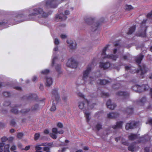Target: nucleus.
<instances>
[{
	"label": "nucleus",
	"mask_w": 152,
	"mask_h": 152,
	"mask_svg": "<svg viewBox=\"0 0 152 152\" xmlns=\"http://www.w3.org/2000/svg\"><path fill=\"white\" fill-rule=\"evenodd\" d=\"M84 101L83 102L79 103L78 106L80 109L83 111L86 117L87 121L88 123L91 118L90 117V113L87 110H88L93 109L96 104L93 103L90 105V102L87 99H85Z\"/></svg>",
	"instance_id": "f257e3e1"
},
{
	"label": "nucleus",
	"mask_w": 152,
	"mask_h": 152,
	"mask_svg": "<svg viewBox=\"0 0 152 152\" xmlns=\"http://www.w3.org/2000/svg\"><path fill=\"white\" fill-rule=\"evenodd\" d=\"M144 56V55L142 53H140L136 57V62L139 64V69L137 70L135 69L134 72H136L137 73L140 72L141 76L144 75L147 71V68L145 64H142L141 65H140L141 64V61L143 58Z\"/></svg>",
	"instance_id": "f03ea898"
},
{
	"label": "nucleus",
	"mask_w": 152,
	"mask_h": 152,
	"mask_svg": "<svg viewBox=\"0 0 152 152\" xmlns=\"http://www.w3.org/2000/svg\"><path fill=\"white\" fill-rule=\"evenodd\" d=\"M63 9L62 7L60 8L58 10V13L56 15L55 18V20L56 22L65 20L67 18V15L69 14V12L67 10H65L64 11V14L63 12Z\"/></svg>",
	"instance_id": "7ed1b4c3"
},
{
	"label": "nucleus",
	"mask_w": 152,
	"mask_h": 152,
	"mask_svg": "<svg viewBox=\"0 0 152 152\" xmlns=\"http://www.w3.org/2000/svg\"><path fill=\"white\" fill-rule=\"evenodd\" d=\"M123 64L121 63L120 64L114 65L108 62H100L99 64V67L104 70L110 69L112 68H114L118 71L120 69L121 66Z\"/></svg>",
	"instance_id": "20e7f679"
},
{
	"label": "nucleus",
	"mask_w": 152,
	"mask_h": 152,
	"mask_svg": "<svg viewBox=\"0 0 152 152\" xmlns=\"http://www.w3.org/2000/svg\"><path fill=\"white\" fill-rule=\"evenodd\" d=\"M85 20L86 24L91 26V31H95L97 30L100 25L99 23L95 22L94 19L91 17L86 18H85Z\"/></svg>",
	"instance_id": "39448f33"
},
{
	"label": "nucleus",
	"mask_w": 152,
	"mask_h": 152,
	"mask_svg": "<svg viewBox=\"0 0 152 152\" xmlns=\"http://www.w3.org/2000/svg\"><path fill=\"white\" fill-rule=\"evenodd\" d=\"M109 45H107L103 49L102 52L101 54V57L103 59L106 58L111 59L112 60L116 61L118 57V56L117 55H107L106 53V51L107 50Z\"/></svg>",
	"instance_id": "423d86ee"
},
{
	"label": "nucleus",
	"mask_w": 152,
	"mask_h": 152,
	"mask_svg": "<svg viewBox=\"0 0 152 152\" xmlns=\"http://www.w3.org/2000/svg\"><path fill=\"white\" fill-rule=\"evenodd\" d=\"M148 26L146 25H142L140 26L138 31L136 32V36L141 37L142 38L146 37H147L146 31Z\"/></svg>",
	"instance_id": "0eeeda50"
},
{
	"label": "nucleus",
	"mask_w": 152,
	"mask_h": 152,
	"mask_svg": "<svg viewBox=\"0 0 152 152\" xmlns=\"http://www.w3.org/2000/svg\"><path fill=\"white\" fill-rule=\"evenodd\" d=\"M132 88L134 91L140 93L148 90L149 87L148 85H142V86L136 85L133 86Z\"/></svg>",
	"instance_id": "6e6552de"
},
{
	"label": "nucleus",
	"mask_w": 152,
	"mask_h": 152,
	"mask_svg": "<svg viewBox=\"0 0 152 152\" xmlns=\"http://www.w3.org/2000/svg\"><path fill=\"white\" fill-rule=\"evenodd\" d=\"M52 62L51 66H53L55 65L56 71L59 74H60L61 72V65L60 64H56L55 62L58 60V57L56 55V53L53 52L52 56Z\"/></svg>",
	"instance_id": "1a4fd4ad"
},
{
	"label": "nucleus",
	"mask_w": 152,
	"mask_h": 152,
	"mask_svg": "<svg viewBox=\"0 0 152 152\" xmlns=\"http://www.w3.org/2000/svg\"><path fill=\"white\" fill-rule=\"evenodd\" d=\"M13 17V19H10L9 20L5 19L0 20V26L6 28L8 27V25L11 24V23L14 25L13 23H15V20H14V18Z\"/></svg>",
	"instance_id": "9d476101"
},
{
	"label": "nucleus",
	"mask_w": 152,
	"mask_h": 152,
	"mask_svg": "<svg viewBox=\"0 0 152 152\" xmlns=\"http://www.w3.org/2000/svg\"><path fill=\"white\" fill-rule=\"evenodd\" d=\"M66 65L68 67L75 68L77 67V63L74 59L72 57L68 60Z\"/></svg>",
	"instance_id": "9b49d317"
},
{
	"label": "nucleus",
	"mask_w": 152,
	"mask_h": 152,
	"mask_svg": "<svg viewBox=\"0 0 152 152\" xmlns=\"http://www.w3.org/2000/svg\"><path fill=\"white\" fill-rule=\"evenodd\" d=\"M139 121H132L131 122L127 123L125 126L126 130L132 129L136 128L139 124Z\"/></svg>",
	"instance_id": "f8f14e48"
},
{
	"label": "nucleus",
	"mask_w": 152,
	"mask_h": 152,
	"mask_svg": "<svg viewBox=\"0 0 152 152\" xmlns=\"http://www.w3.org/2000/svg\"><path fill=\"white\" fill-rule=\"evenodd\" d=\"M92 63L88 64L86 69L83 72V78L86 81L88 77V75L91 71Z\"/></svg>",
	"instance_id": "ddd939ff"
},
{
	"label": "nucleus",
	"mask_w": 152,
	"mask_h": 152,
	"mask_svg": "<svg viewBox=\"0 0 152 152\" xmlns=\"http://www.w3.org/2000/svg\"><path fill=\"white\" fill-rule=\"evenodd\" d=\"M116 94L118 96L122 97L123 100H124L128 99L129 96V93L127 91H119Z\"/></svg>",
	"instance_id": "4468645a"
},
{
	"label": "nucleus",
	"mask_w": 152,
	"mask_h": 152,
	"mask_svg": "<svg viewBox=\"0 0 152 152\" xmlns=\"http://www.w3.org/2000/svg\"><path fill=\"white\" fill-rule=\"evenodd\" d=\"M37 96L36 94H31L29 96H24L23 99L27 100H36L37 99Z\"/></svg>",
	"instance_id": "2eb2a0df"
},
{
	"label": "nucleus",
	"mask_w": 152,
	"mask_h": 152,
	"mask_svg": "<svg viewBox=\"0 0 152 152\" xmlns=\"http://www.w3.org/2000/svg\"><path fill=\"white\" fill-rule=\"evenodd\" d=\"M66 42L70 49H74L76 48L77 44L75 41H73L71 40H68Z\"/></svg>",
	"instance_id": "dca6fc26"
},
{
	"label": "nucleus",
	"mask_w": 152,
	"mask_h": 152,
	"mask_svg": "<svg viewBox=\"0 0 152 152\" xmlns=\"http://www.w3.org/2000/svg\"><path fill=\"white\" fill-rule=\"evenodd\" d=\"M151 137L149 136L148 134H145L144 136L141 137L140 139V140L138 141L139 143L144 142L148 141H149Z\"/></svg>",
	"instance_id": "f3484780"
},
{
	"label": "nucleus",
	"mask_w": 152,
	"mask_h": 152,
	"mask_svg": "<svg viewBox=\"0 0 152 152\" xmlns=\"http://www.w3.org/2000/svg\"><path fill=\"white\" fill-rule=\"evenodd\" d=\"M106 105L108 108L111 110H114L116 106V104L115 103L111 104L110 99H109L107 101Z\"/></svg>",
	"instance_id": "a211bd4d"
},
{
	"label": "nucleus",
	"mask_w": 152,
	"mask_h": 152,
	"mask_svg": "<svg viewBox=\"0 0 152 152\" xmlns=\"http://www.w3.org/2000/svg\"><path fill=\"white\" fill-rule=\"evenodd\" d=\"M115 140L117 142H118V140H121L122 144L128 146L129 145L128 142L127 141H125V139L122 137H116L115 138Z\"/></svg>",
	"instance_id": "6ab92c4d"
},
{
	"label": "nucleus",
	"mask_w": 152,
	"mask_h": 152,
	"mask_svg": "<svg viewBox=\"0 0 152 152\" xmlns=\"http://www.w3.org/2000/svg\"><path fill=\"white\" fill-rule=\"evenodd\" d=\"M118 113L116 112H111L107 114V117L109 118H115L119 116Z\"/></svg>",
	"instance_id": "aec40b11"
},
{
	"label": "nucleus",
	"mask_w": 152,
	"mask_h": 152,
	"mask_svg": "<svg viewBox=\"0 0 152 152\" xmlns=\"http://www.w3.org/2000/svg\"><path fill=\"white\" fill-rule=\"evenodd\" d=\"M111 81H109L105 79H98L97 80V83L98 84L100 85H105L110 83Z\"/></svg>",
	"instance_id": "412c9836"
},
{
	"label": "nucleus",
	"mask_w": 152,
	"mask_h": 152,
	"mask_svg": "<svg viewBox=\"0 0 152 152\" xmlns=\"http://www.w3.org/2000/svg\"><path fill=\"white\" fill-rule=\"evenodd\" d=\"M123 123V122L122 121L117 122L116 123V125L113 126L112 128L114 129L121 128Z\"/></svg>",
	"instance_id": "4be33fe9"
},
{
	"label": "nucleus",
	"mask_w": 152,
	"mask_h": 152,
	"mask_svg": "<svg viewBox=\"0 0 152 152\" xmlns=\"http://www.w3.org/2000/svg\"><path fill=\"white\" fill-rule=\"evenodd\" d=\"M58 90V88H55L52 91V94L54 96V97L57 101H58L60 98L59 95L57 92Z\"/></svg>",
	"instance_id": "5701e85b"
},
{
	"label": "nucleus",
	"mask_w": 152,
	"mask_h": 152,
	"mask_svg": "<svg viewBox=\"0 0 152 152\" xmlns=\"http://www.w3.org/2000/svg\"><path fill=\"white\" fill-rule=\"evenodd\" d=\"M46 80V85L47 86H50L53 83V80L52 78L50 77H45Z\"/></svg>",
	"instance_id": "b1692460"
},
{
	"label": "nucleus",
	"mask_w": 152,
	"mask_h": 152,
	"mask_svg": "<svg viewBox=\"0 0 152 152\" xmlns=\"http://www.w3.org/2000/svg\"><path fill=\"white\" fill-rule=\"evenodd\" d=\"M20 105H16L14 107H12V109L11 110V112L15 114H18L19 112L18 109L20 107Z\"/></svg>",
	"instance_id": "393cba45"
},
{
	"label": "nucleus",
	"mask_w": 152,
	"mask_h": 152,
	"mask_svg": "<svg viewBox=\"0 0 152 152\" xmlns=\"http://www.w3.org/2000/svg\"><path fill=\"white\" fill-rule=\"evenodd\" d=\"M146 101V98L145 97L143 96L142 98L140 99L139 101H137V104L139 105L142 106L144 104L145 102Z\"/></svg>",
	"instance_id": "a878e982"
},
{
	"label": "nucleus",
	"mask_w": 152,
	"mask_h": 152,
	"mask_svg": "<svg viewBox=\"0 0 152 152\" xmlns=\"http://www.w3.org/2000/svg\"><path fill=\"white\" fill-rule=\"evenodd\" d=\"M102 124L101 122H98L94 127H93L94 130L99 131L102 128Z\"/></svg>",
	"instance_id": "bb28decb"
},
{
	"label": "nucleus",
	"mask_w": 152,
	"mask_h": 152,
	"mask_svg": "<svg viewBox=\"0 0 152 152\" xmlns=\"http://www.w3.org/2000/svg\"><path fill=\"white\" fill-rule=\"evenodd\" d=\"M119 41H117L114 43L115 46H118L117 48H115L113 50V53L115 54L116 53L118 50H119V49L121 48V45H120V44Z\"/></svg>",
	"instance_id": "cd10ccee"
},
{
	"label": "nucleus",
	"mask_w": 152,
	"mask_h": 152,
	"mask_svg": "<svg viewBox=\"0 0 152 152\" xmlns=\"http://www.w3.org/2000/svg\"><path fill=\"white\" fill-rule=\"evenodd\" d=\"M134 111V109L131 107H128L127 109L124 111V113H127L128 114H132Z\"/></svg>",
	"instance_id": "c85d7f7f"
},
{
	"label": "nucleus",
	"mask_w": 152,
	"mask_h": 152,
	"mask_svg": "<svg viewBox=\"0 0 152 152\" xmlns=\"http://www.w3.org/2000/svg\"><path fill=\"white\" fill-rule=\"evenodd\" d=\"M138 137L137 134H131L128 136V138L129 140H133L137 138Z\"/></svg>",
	"instance_id": "c756f323"
},
{
	"label": "nucleus",
	"mask_w": 152,
	"mask_h": 152,
	"mask_svg": "<svg viewBox=\"0 0 152 152\" xmlns=\"http://www.w3.org/2000/svg\"><path fill=\"white\" fill-rule=\"evenodd\" d=\"M130 56H131L130 54L129 53H127L125 55H123L122 56V57H121V60L123 59L124 60H127L128 61V59L130 58V57H131Z\"/></svg>",
	"instance_id": "7c9ffc66"
},
{
	"label": "nucleus",
	"mask_w": 152,
	"mask_h": 152,
	"mask_svg": "<svg viewBox=\"0 0 152 152\" xmlns=\"http://www.w3.org/2000/svg\"><path fill=\"white\" fill-rule=\"evenodd\" d=\"M136 28L135 25H134L131 27L129 28L128 32H127V34H132L135 31Z\"/></svg>",
	"instance_id": "2f4dec72"
},
{
	"label": "nucleus",
	"mask_w": 152,
	"mask_h": 152,
	"mask_svg": "<svg viewBox=\"0 0 152 152\" xmlns=\"http://www.w3.org/2000/svg\"><path fill=\"white\" fill-rule=\"evenodd\" d=\"M13 140V138L12 137H10L9 139H8L6 137H3L1 138V140L2 142H4L8 140L10 141H12Z\"/></svg>",
	"instance_id": "473e14b6"
},
{
	"label": "nucleus",
	"mask_w": 152,
	"mask_h": 152,
	"mask_svg": "<svg viewBox=\"0 0 152 152\" xmlns=\"http://www.w3.org/2000/svg\"><path fill=\"white\" fill-rule=\"evenodd\" d=\"M40 146H41L40 144H37L35 146V147L36 151L35 152H43L41 151H39L42 148L40 147Z\"/></svg>",
	"instance_id": "72a5a7b5"
},
{
	"label": "nucleus",
	"mask_w": 152,
	"mask_h": 152,
	"mask_svg": "<svg viewBox=\"0 0 152 152\" xmlns=\"http://www.w3.org/2000/svg\"><path fill=\"white\" fill-rule=\"evenodd\" d=\"M128 149L129 151L132 152L135 151H136L135 147L134 145H131L129 146Z\"/></svg>",
	"instance_id": "f704fd0d"
},
{
	"label": "nucleus",
	"mask_w": 152,
	"mask_h": 152,
	"mask_svg": "<svg viewBox=\"0 0 152 152\" xmlns=\"http://www.w3.org/2000/svg\"><path fill=\"white\" fill-rule=\"evenodd\" d=\"M10 145L9 144L5 145L4 148V152H10L9 150Z\"/></svg>",
	"instance_id": "c9c22d12"
},
{
	"label": "nucleus",
	"mask_w": 152,
	"mask_h": 152,
	"mask_svg": "<svg viewBox=\"0 0 152 152\" xmlns=\"http://www.w3.org/2000/svg\"><path fill=\"white\" fill-rule=\"evenodd\" d=\"M121 87V85L119 83H117L112 85V88L114 89H118L120 88Z\"/></svg>",
	"instance_id": "e433bc0d"
},
{
	"label": "nucleus",
	"mask_w": 152,
	"mask_h": 152,
	"mask_svg": "<svg viewBox=\"0 0 152 152\" xmlns=\"http://www.w3.org/2000/svg\"><path fill=\"white\" fill-rule=\"evenodd\" d=\"M100 95L103 97H106L109 96V94L107 93H105L103 91H101Z\"/></svg>",
	"instance_id": "4c0bfd02"
},
{
	"label": "nucleus",
	"mask_w": 152,
	"mask_h": 152,
	"mask_svg": "<svg viewBox=\"0 0 152 152\" xmlns=\"http://www.w3.org/2000/svg\"><path fill=\"white\" fill-rule=\"evenodd\" d=\"M39 109V105L37 104H36L32 107L31 110L33 111H36Z\"/></svg>",
	"instance_id": "58836bf2"
},
{
	"label": "nucleus",
	"mask_w": 152,
	"mask_h": 152,
	"mask_svg": "<svg viewBox=\"0 0 152 152\" xmlns=\"http://www.w3.org/2000/svg\"><path fill=\"white\" fill-rule=\"evenodd\" d=\"M50 72V70L48 69H46L42 70L41 73L43 75H46Z\"/></svg>",
	"instance_id": "ea45409f"
},
{
	"label": "nucleus",
	"mask_w": 152,
	"mask_h": 152,
	"mask_svg": "<svg viewBox=\"0 0 152 152\" xmlns=\"http://www.w3.org/2000/svg\"><path fill=\"white\" fill-rule=\"evenodd\" d=\"M133 8V7L131 5H126L125 7V10L127 11L130 10Z\"/></svg>",
	"instance_id": "a19ab883"
},
{
	"label": "nucleus",
	"mask_w": 152,
	"mask_h": 152,
	"mask_svg": "<svg viewBox=\"0 0 152 152\" xmlns=\"http://www.w3.org/2000/svg\"><path fill=\"white\" fill-rule=\"evenodd\" d=\"M57 134H55L53 133H50V135L53 139H56L57 138Z\"/></svg>",
	"instance_id": "79ce46f5"
},
{
	"label": "nucleus",
	"mask_w": 152,
	"mask_h": 152,
	"mask_svg": "<svg viewBox=\"0 0 152 152\" xmlns=\"http://www.w3.org/2000/svg\"><path fill=\"white\" fill-rule=\"evenodd\" d=\"M131 68V66L130 65L129 66H125V69L126 70H130V72L131 73H135L134 72L135 71L134 70L133 71H131V70L130 69V68Z\"/></svg>",
	"instance_id": "37998d69"
},
{
	"label": "nucleus",
	"mask_w": 152,
	"mask_h": 152,
	"mask_svg": "<svg viewBox=\"0 0 152 152\" xmlns=\"http://www.w3.org/2000/svg\"><path fill=\"white\" fill-rule=\"evenodd\" d=\"M37 22L41 24L45 25V20L43 19H39L37 20Z\"/></svg>",
	"instance_id": "c03bdc74"
},
{
	"label": "nucleus",
	"mask_w": 152,
	"mask_h": 152,
	"mask_svg": "<svg viewBox=\"0 0 152 152\" xmlns=\"http://www.w3.org/2000/svg\"><path fill=\"white\" fill-rule=\"evenodd\" d=\"M10 93L8 91H4L3 92V95L4 96L8 97L10 96Z\"/></svg>",
	"instance_id": "a18cd8bd"
},
{
	"label": "nucleus",
	"mask_w": 152,
	"mask_h": 152,
	"mask_svg": "<svg viewBox=\"0 0 152 152\" xmlns=\"http://www.w3.org/2000/svg\"><path fill=\"white\" fill-rule=\"evenodd\" d=\"M56 109V106L54 103H53L50 108V111H54Z\"/></svg>",
	"instance_id": "49530a36"
},
{
	"label": "nucleus",
	"mask_w": 152,
	"mask_h": 152,
	"mask_svg": "<svg viewBox=\"0 0 152 152\" xmlns=\"http://www.w3.org/2000/svg\"><path fill=\"white\" fill-rule=\"evenodd\" d=\"M10 102L9 101H6L4 102L3 105L4 106H7L10 105Z\"/></svg>",
	"instance_id": "de8ad7c7"
},
{
	"label": "nucleus",
	"mask_w": 152,
	"mask_h": 152,
	"mask_svg": "<svg viewBox=\"0 0 152 152\" xmlns=\"http://www.w3.org/2000/svg\"><path fill=\"white\" fill-rule=\"evenodd\" d=\"M29 110L30 109H23L21 110L20 112L23 114H25L26 113L29 112Z\"/></svg>",
	"instance_id": "09e8293b"
},
{
	"label": "nucleus",
	"mask_w": 152,
	"mask_h": 152,
	"mask_svg": "<svg viewBox=\"0 0 152 152\" xmlns=\"http://www.w3.org/2000/svg\"><path fill=\"white\" fill-rule=\"evenodd\" d=\"M40 136V134L39 133H36L34 135V140H37L39 139Z\"/></svg>",
	"instance_id": "8fccbe9b"
},
{
	"label": "nucleus",
	"mask_w": 152,
	"mask_h": 152,
	"mask_svg": "<svg viewBox=\"0 0 152 152\" xmlns=\"http://www.w3.org/2000/svg\"><path fill=\"white\" fill-rule=\"evenodd\" d=\"M50 147L49 146H46L43 148V150L44 151H49L50 150Z\"/></svg>",
	"instance_id": "3c124183"
},
{
	"label": "nucleus",
	"mask_w": 152,
	"mask_h": 152,
	"mask_svg": "<svg viewBox=\"0 0 152 152\" xmlns=\"http://www.w3.org/2000/svg\"><path fill=\"white\" fill-rule=\"evenodd\" d=\"M23 134L22 133H19L17 135L18 138L19 139H21L22 137L23 136Z\"/></svg>",
	"instance_id": "603ef678"
},
{
	"label": "nucleus",
	"mask_w": 152,
	"mask_h": 152,
	"mask_svg": "<svg viewBox=\"0 0 152 152\" xmlns=\"http://www.w3.org/2000/svg\"><path fill=\"white\" fill-rule=\"evenodd\" d=\"M52 132L53 133L57 134L58 132L57 129L56 128H53L52 129Z\"/></svg>",
	"instance_id": "864d4df0"
},
{
	"label": "nucleus",
	"mask_w": 152,
	"mask_h": 152,
	"mask_svg": "<svg viewBox=\"0 0 152 152\" xmlns=\"http://www.w3.org/2000/svg\"><path fill=\"white\" fill-rule=\"evenodd\" d=\"M16 146L15 145H13L11 147L10 150L11 151H13L16 150Z\"/></svg>",
	"instance_id": "5fc2aeb1"
},
{
	"label": "nucleus",
	"mask_w": 152,
	"mask_h": 152,
	"mask_svg": "<svg viewBox=\"0 0 152 152\" xmlns=\"http://www.w3.org/2000/svg\"><path fill=\"white\" fill-rule=\"evenodd\" d=\"M151 148V146L150 147H146L145 148L144 151L145 152H150V148Z\"/></svg>",
	"instance_id": "6e6d98bb"
},
{
	"label": "nucleus",
	"mask_w": 152,
	"mask_h": 152,
	"mask_svg": "<svg viewBox=\"0 0 152 152\" xmlns=\"http://www.w3.org/2000/svg\"><path fill=\"white\" fill-rule=\"evenodd\" d=\"M59 41L57 38L54 39V43L56 45H58L59 44Z\"/></svg>",
	"instance_id": "4d7b16f0"
},
{
	"label": "nucleus",
	"mask_w": 152,
	"mask_h": 152,
	"mask_svg": "<svg viewBox=\"0 0 152 152\" xmlns=\"http://www.w3.org/2000/svg\"><path fill=\"white\" fill-rule=\"evenodd\" d=\"M147 19H144L142 21V23L140 24V26H141L142 25H145V23L147 21Z\"/></svg>",
	"instance_id": "13d9d810"
},
{
	"label": "nucleus",
	"mask_w": 152,
	"mask_h": 152,
	"mask_svg": "<svg viewBox=\"0 0 152 152\" xmlns=\"http://www.w3.org/2000/svg\"><path fill=\"white\" fill-rule=\"evenodd\" d=\"M53 142L50 143H47V146H49L51 148L53 146Z\"/></svg>",
	"instance_id": "bf43d9fd"
},
{
	"label": "nucleus",
	"mask_w": 152,
	"mask_h": 152,
	"mask_svg": "<svg viewBox=\"0 0 152 152\" xmlns=\"http://www.w3.org/2000/svg\"><path fill=\"white\" fill-rule=\"evenodd\" d=\"M57 126L60 128H62L63 127V124L61 122H58L57 124Z\"/></svg>",
	"instance_id": "052dcab7"
},
{
	"label": "nucleus",
	"mask_w": 152,
	"mask_h": 152,
	"mask_svg": "<svg viewBox=\"0 0 152 152\" xmlns=\"http://www.w3.org/2000/svg\"><path fill=\"white\" fill-rule=\"evenodd\" d=\"M147 17L148 18H150L152 17V11L147 15Z\"/></svg>",
	"instance_id": "680f3d73"
},
{
	"label": "nucleus",
	"mask_w": 152,
	"mask_h": 152,
	"mask_svg": "<svg viewBox=\"0 0 152 152\" xmlns=\"http://www.w3.org/2000/svg\"><path fill=\"white\" fill-rule=\"evenodd\" d=\"M148 123L152 125V118H149L148 120V122H146V124H147Z\"/></svg>",
	"instance_id": "e2e57ef3"
},
{
	"label": "nucleus",
	"mask_w": 152,
	"mask_h": 152,
	"mask_svg": "<svg viewBox=\"0 0 152 152\" xmlns=\"http://www.w3.org/2000/svg\"><path fill=\"white\" fill-rule=\"evenodd\" d=\"M14 89H15L18 90V91L21 90H22L21 88V87H19V86L14 87Z\"/></svg>",
	"instance_id": "0e129e2a"
},
{
	"label": "nucleus",
	"mask_w": 152,
	"mask_h": 152,
	"mask_svg": "<svg viewBox=\"0 0 152 152\" xmlns=\"http://www.w3.org/2000/svg\"><path fill=\"white\" fill-rule=\"evenodd\" d=\"M10 124L14 126L16 124V122L14 120H12L10 121Z\"/></svg>",
	"instance_id": "69168bd1"
},
{
	"label": "nucleus",
	"mask_w": 152,
	"mask_h": 152,
	"mask_svg": "<svg viewBox=\"0 0 152 152\" xmlns=\"http://www.w3.org/2000/svg\"><path fill=\"white\" fill-rule=\"evenodd\" d=\"M61 37L62 39H65L67 37V36L64 34H61L60 36Z\"/></svg>",
	"instance_id": "338daca9"
},
{
	"label": "nucleus",
	"mask_w": 152,
	"mask_h": 152,
	"mask_svg": "<svg viewBox=\"0 0 152 152\" xmlns=\"http://www.w3.org/2000/svg\"><path fill=\"white\" fill-rule=\"evenodd\" d=\"M78 95L80 97L83 98L84 99V100H85V99H86L84 98V96L83 94L79 93L78 94Z\"/></svg>",
	"instance_id": "774afa93"
}]
</instances>
